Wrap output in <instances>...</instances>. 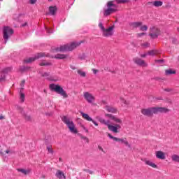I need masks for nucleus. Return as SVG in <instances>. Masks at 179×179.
<instances>
[{
  "label": "nucleus",
  "instance_id": "nucleus-32",
  "mask_svg": "<svg viewBox=\"0 0 179 179\" xmlns=\"http://www.w3.org/2000/svg\"><path fill=\"white\" fill-rule=\"evenodd\" d=\"M10 71H12V68L11 67H7L6 69H4L1 73H3V75H6V73H8V72H10Z\"/></svg>",
  "mask_w": 179,
  "mask_h": 179
},
{
  "label": "nucleus",
  "instance_id": "nucleus-61",
  "mask_svg": "<svg viewBox=\"0 0 179 179\" xmlns=\"http://www.w3.org/2000/svg\"><path fill=\"white\" fill-rule=\"evenodd\" d=\"M165 92H170V90H169V89H165Z\"/></svg>",
  "mask_w": 179,
  "mask_h": 179
},
{
  "label": "nucleus",
  "instance_id": "nucleus-18",
  "mask_svg": "<svg viewBox=\"0 0 179 179\" xmlns=\"http://www.w3.org/2000/svg\"><path fill=\"white\" fill-rule=\"evenodd\" d=\"M110 123H109V124H108V129H109V131L114 132V134H118V129H117V127L110 125Z\"/></svg>",
  "mask_w": 179,
  "mask_h": 179
},
{
  "label": "nucleus",
  "instance_id": "nucleus-29",
  "mask_svg": "<svg viewBox=\"0 0 179 179\" xmlns=\"http://www.w3.org/2000/svg\"><path fill=\"white\" fill-rule=\"evenodd\" d=\"M41 76H43V78H46L47 79H48V80H54L51 78V77H50V73H43L41 74ZM54 81L55 82L56 80H55Z\"/></svg>",
  "mask_w": 179,
  "mask_h": 179
},
{
  "label": "nucleus",
  "instance_id": "nucleus-13",
  "mask_svg": "<svg viewBox=\"0 0 179 179\" xmlns=\"http://www.w3.org/2000/svg\"><path fill=\"white\" fill-rule=\"evenodd\" d=\"M155 156L157 159H159L160 160H165L166 159V153L163 152V151H157Z\"/></svg>",
  "mask_w": 179,
  "mask_h": 179
},
{
  "label": "nucleus",
  "instance_id": "nucleus-6",
  "mask_svg": "<svg viewBox=\"0 0 179 179\" xmlns=\"http://www.w3.org/2000/svg\"><path fill=\"white\" fill-rule=\"evenodd\" d=\"M99 27L101 29L103 37H111L114 34V25L106 29L104 25H103V22L99 21Z\"/></svg>",
  "mask_w": 179,
  "mask_h": 179
},
{
  "label": "nucleus",
  "instance_id": "nucleus-44",
  "mask_svg": "<svg viewBox=\"0 0 179 179\" xmlns=\"http://www.w3.org/2000/svg\"><path fill=\"white\" fill-rule=\"evenodd\" d=\"M138 37H142V36H146V33L145 32H142V33H139L137 34Z\"/></svg>",
  "mask_w": 179,
  "mask_h": 179
},
{
  "label": "nucleus",
  "instance_id": "nucleus-57",
  "mask_svg": "<svg viewBox=\"0 0 179 179\" xmlns=\"http://www.w3.org/2000/svg\"><path fill=\"white\" fill-rule=\"evenodd\" d=\"M6 153H12V152H10V150H9V149H8L7 150H6Z\"/></svg>",
  "mask_w": 179,
  "mask_h": 179
},
{
  "label": "nucleus",
  "instance_id": "nucleus-45",
  "mask_svg": "<svg viewBox=\"0 0 179 179\" xmlns=\"http://www.w3.org/2000/svg\"><path fill=\"white\" fill-rule=\"evenodd\" d=\"M155 62L163 64V62H164V59H158V60H156Z\"/></svg>",
  "mask_w": 179,
  "mask_h": 179
},
{
  "label": "nucleus",
  "instance_id": "nucleus-28",
  "mask_svg": "<svg viewBox=\"0 0 179 179\" xmlns=\"http://www.w3.org/2000/svg\"><path fill=\"white\" fill-rule=\"evenodd\" d=\"M23 88H22L20 91V100L21 103H23L24 101V94H23Z\"/></svg>",
  "mask_w": 179,
  "mask_h": 179
},
{
  "label": "nucleus",
  "instance_id": "nucleus-7",
  "mask_svg": "<svg viewBox=\"0 0 179 179\" xmlns=\"http://www.w3.org/2000/svg\"><path fill=\"white\" fill-rule=\"evenodd\" d=\"M14 31L12 28L10 27H4L3 29V37L4 38V43L6 44L8 43V40H9V37H11L12 34H13Z\"/></svg>",
  "mask_w": 179,
  "mask_h": 179
},
{
  "label": "nucleus",
  "instance_id": "nucleus-43",
  "mask_svg": "<svg viewBox=\"0 0 179 179\" xmlns=\"http://www.w3.org/2000/svg\"><path fill=\"white\" fill-rule=\"evenodd\" d=\"M171 41L173 44H177V43H178V41H177V38H171Z\"/></svg>",
  "mask_w": 179,
  "mask_h": 179
},
{
  "label": "nucleus",
  "instance_id": "nucleus-10",
  "mask_svg": "<svg viewBox=\"0 0 179 179\" xmlns=\"http://www.w3.org/2000/svg\"><path fill=\"white\" fill-rule=\"evenodd\" d=\"M108 136L110 138V139L115 141V142H120L121 143H124L126 146H128V148H131V145H129V143H128V141H127L126 138H118L117 137L113 136L111 134H110V133L108 134Z\"/></svg>",
  "mask_w": 179,
  "mask_h": 179
},
{
  "label": "nucleus",
  "instance_id": "nucleus-19",
  "mask_svg": "<svg viewBox=\"0 0 179 179\" xmlns=\"http://www.w3.org/2000/svg\"><path fill=\"white\" fill-rule=\"evenodd\" d=\"M143 24L142 22H131L129 25L133 27L134 29H136V27H141V26Z\"/></svg>",
  "mask_w": 179,
  "mask_h": 179
},
{
  "label": "nucleus",
  "instance_id": "nucleus-40",
  "mask_svg": "<svg viewBox=\"0 0 179 179\" xmlns=\"http://www.w3.org/2000/svg\"><path fill=\"white\" fill-rule=\"evenodd\" d=\"M5 78H6V76L3 75V73H1L0 83L3 82V80H5Z\"/></svg>",
  "mask_w": 179,
  "mask_h": 179
},
{
  "label": "nucleus",
  "instance_id": "nucleus-26",
  "mask_svg": "<svg viewBox=\"0 0 179 179\" xmlns=\"http://www.w3.org/2000/svg\"><path fill=\"white\" fill-rule=\"evenodd\" d=\"M39 65H40L41 66H50L52 65V64H51V62H47V61H45V60H43V61H42V62L39 64Z\"/></svg>",
  "mask_w": 179,
  "mask_h": 179
},
{
  "label": "nucleus",
  "instance_id": "nucleus-37",
  "mask_svg": "<svg viewBox=\"0 0 179 179\" xmlns=\"http://www.w3.org/2000/svg\"><path fill=\"white\" fill-rule=\"evenodd\" d=\"M141 31H148V26L143 25L140 27Z\"/></svg>",
  "mask_w": 179,
  "mask_h": 179
},
{
  "label": "nucleus",
  "instance_id": "nucleus-2",
  "mask_svg": "<svg viewBox=\"0 0 179 179\" xmlns=\"http://www.w3.org/2000/svg\"><path fill=\"white\" fill-rule=\"evenodd\" d=\"M169 111L170 110L167 109V108L152 107L141 109V114L145 115V117H153V114H157V113H169Z\"/></svg>",
  "mask_w": 179,
  "mask_h": 179
},
{
  "label": "nucleus",
  "instance_id": "nucleus-48",
  "mask_svg": "<svg viewBox=\"0 0 179 179\" xmlns=\"http://www.w3.org/2000/svg\"><path fill=\"white\" fill-rule=\"evenodd\" d=\"M98 149H99V150H101V152H103L104 153V150L103 149V148L101 146L99 145Z\"/></svg>",
  "mask_w": 179,
  "mask_h": 179
},
{
  "label": "nucleus",
  "instance_id": "nucleus-27",
  "mask_svg": "<svg viewBox=\"0 0 179 179\" xmlns=\"http://www.w3.org/2000/svg\"><path fill=\"white\" fill-rule=\"evenodd\" d=\"M145 164H147L148 166H150V167H152L153 169L157 168V165H156V164H155L149 160L145 161Z\"/></svg>",
  "mask_w": 179,
  "mask_h": 179
},
{
  "label": "nucleus",
  "instance_id": "nucleus-22",
  "mask_svg": "<svg viewBox=\"0 0 179 179\" xmlns=\"http://www.w3.org/2000/svg\"><path fill=\"white\" fill-rule=\"evenodd\" d=\"M80 114L84 120H86V121H92V119L89 116L87 113H85L83 112H80Z\"/></svg>",
  "mask_w": 179,
  "mask_h": 179
},
{
  "label": "nucleus",
  "instance_id": "nucleus-47",
  "mask_svg": "<svg viewBox=\"0 0 179 179\" xmlns=\"http://www.w3.org/2000/svg\"><path fill=\"white\" fill-rule=\"evenodd\" d=\"M91 122H92L94 124H95L96 127H98V126H99V124H97V122L93 120V119H92V120H91Z\"/></svg>",
  "mask_w": 179,
  "mask_h": 179
},
{
  "label": "nucleus",
  "instance_id": "nucleus-25",
  "mask_svg": "<svg viewBox=\"0 0 179 179\" xmlns=\"http://www.w3.org/2000/svg\"><path fill=\"white\" fill-rule=\"evenodd\" d=\"M153 6H155V8H160L163 5V1H155L152 3Z\"/></svg>",
  "mask_w": 179,
  "mask_h": 179
},
{
  "label": "nucleus",
  "instance_id": "nucleus-21",
  "mask_svg": "<svg viewBox=\"0 0 179 179\" xmlns=\"http://www.w3.org/2000/svg\"><path fill=\"white\" fill-rule=\"evenodd\" d=\"M57 13V7L56 6H50L49 7V14L52 16H54Z\"/></svg>",
  "mask_w": 179,
  "mask_h": 179
},
{
  "label": "nucleus",
  "instance_id": "nucleus-59",
  "mask_svg": "<svg viewBox=\"0 0 179 179\" xmlns=\"http://www.w3.org/2000/svg\"><path fill=\"white\" fill-rule=\"evenodd\" d=\"M0 155H3V152H2V150H0Z\"/></svg>",
  "mask_w": 179,
  "mask_h": 179
},
{
  "label": "nucleus",
  "instance_id": "nucleus-15",
  "mask_svg": "<svg viewBox=\"0 0 179 179\" xmlns=\"http://www.w3.org/2000/svg\"><path fill=\"white\" fill-rule=\"evenodd\" d=\"M134 61L135 64H137V65H140L141 66H145V65H146V63H145V61H143L141 59H139L138 57L134 58Z\"/></svg>",
  "mask_w": 179,
  "mask_h": 179
},
{
  "label": "nucleus",
  "instance_id": "nucleus-33",
  "mask_svg": "<svg viewBox=\"0 0 179 179\" xmlns=\"http://www.w3.org/2000/svg\"><path fill=\"white\" fill-rule=\"evenodd\" d=\"M171 159L173 162H176L177 163H179V155H172Z\"/></svg>",
  "mask_w": 179,
  "mask_h": 179
},
{
  "label": "nucleus",
  "instance_id": "nucleus-30",
  "mask_svg": "<svg viewBox=\"0 0 179 179\" xmlns=\"http://www.w3.org/2000/svg\"><path fill=\"white\" fill-rule=\"evenodd\" d=\"M158 53H159V50H150L148 52V55H151V56L157 55Z\"/></svg>",
  "mask_w": 179,
  "mask_h": 179
},
{
  "label": "nucleus",
  "instance_id": "nucleus-14",
  "mask_svg": "<svg viewBox=\"0 0 179 179\" xmlns=\"http://www.w3.org/2000/svg\"><path fill=\"white\" fill-rule=\"evenodd\" d=\"M106 117H108V118H110V120H113V121H115V122H116L117 124H122V120H121L118 117L113 115L112 114H107Z\"/></svg>",
  "mask_w": 179,
  "mask_h": 179
},
{
  "label": "nucleus",
  "instance_id": "nucleus-23",
  "mask_svg": "<svg viewBox=\"0 0 179 179\" xmlns=\"http://www.w3.org/2000/svg\"><path fill=\"white\" fill-rule=\"evenodd\" d=\"M17 171L20 173H22V174H24V176H27V174H29V173L31 171L30 169H17Z\"/></svg>",
  "mask_w": 179,
  "mask_h": 179
},
{
  "label": "nucleus",
  "instance_id": "nucleus-38",
  "mask_svg": "<svg viewBox=\"0 0 179 179\" xmlns=\"http://www.w3.org/2000/svg\"><path fill=\"white\" fill-rule=\"evenodd\" d=\"M80 138L81 139L87 142V143H89V138L87 137L80 135Z\"/></svg>",
  "mask_w": 179,
  "mask_h": 179
},
{
  "label": "nucleus",
  "instance_id": "nucleus-63",
  "mask_svg": "<svg viewBox=\"0 0 179 179\" xmlns=\"http://www.w3.org/2000/svg\"><path fill=\"white\" fill-rule=\"evenodd\" d=\"M0 1H2V0H0Z\"/></svg>",
  "mask_w": 179,
  "mask_h": 179
},
{
  "label": "nucleus",
  "instance_id": "nucleus-42",
  "mask_svg": "<svg viewBox=\"0 0 179 179\" xmlns=\"http://www.w3.org/2000/svg\"><path fill=\"white\" fill-rule=\"evenodd\" d=\"M79 59H86V55H85V54H82V55H79Z\"/></svg>",
  "mask_w": 179,
  "mask_h": 179
},
{
  "label": "nucleus",
  "instance_id": "nucleus-20",
  "mask_svg": "<svg viewBox=\"0 0 179 179\" xmlns=\"http://www.w3.org/2000/svg\"><path fill=\"white\" fill-rule=\"evenodd\" d=\"M67 57L68 56L66 55L63 54H57L56 55L52 57V58H55L56 59H65V58Z\"/></svg>",
  "mask_w": 179,
  "mask_h": 179
},
{
  "label": "nucleus",
  "instance_id": "nucleus-12",
  "mask_svg": "<svg viewBox=\"0 0 179 179\" xmlns=\"http://www.w3.org/2000/svg\"><path fill=\"white\" fill-rule=\"evenodd\" d=\"M84 98L88 103H93L94 101V96L87 92H84Z\"/></svg>",
  "mask_w": 179,
  "mask_h": 179
},
{
  "label": "nucleus",
  "instance_id": "nucleus-31",
  "mask_svg": "<svg viewBox=\"0 0 179 179\" xmlns=\"http://www.w3.org/2000/svg\"><path fill=\"white\" fill-rule=\"evenodd\" d=\"M30 69V67L22 66L20 67V72H26V71H29Z\"/></svg>",
  "mask_w": 179,
  "mask_h": 179
},
{
  "label": "nucleus",
  "instance_id": "nucleus-46",
  "mask_svg": "<svg viewBox=\"0 0 179 179\" xmlns=\"http://www.w3.org/2000/svg\"><path fill=\"white\" fill-rule=\"evenodd\" d=\"M84 171H86L87 173H89L90 174H93V171H90L89 169H85Z\"/></svg>",
  "mask_w": 179,
  "mask_h": 179
},
{
  "label": "nucleus",
  "instance_id": "nucleus-55",
  "mask_svg": "<svg viewBox=\"0 0 179 179\" xmlns=\"http://www.w3.org/2000/svg\"><path fill=\"white\" fill-rule=\"evenodd\" d=\"M71 69H73V71H75V69H76V67H75V66H71Z\"/></svg>",
  "mask_w": 179,
  "mask_h": 179
},
{
  "label": "nucleus",
  "instance_id": "nucleus-54",
  "mask_svg": "<svg viewBox=\"0 0 179 179\" xmlns=\"http://www.w3.org/2000/svg\"><path fill=\"white\" fill-rule=\"evenodd\" d=\"M24 83H26V80H22L21 83V86H23V85H24Z\"/></svg>",
  "mask_w": 179,
  "mask_h": 179
},
{
  "label": "nucleus",
  "instance_id": "nucleus-5",
  "mask_svg": "<svg viewBox=\"0 0 179 179\" xmlns=\"http://www.w3.org/2000/svg\"><path fill=\"white\" fill-rule=\"evenodd\" d=\"M50 89L52 92H55L57 94H60L64 99H67L68 94H66V91L62 88L59 85L50 84Z\"/></svg>",
  "mask_w": 179,
  "mask_h": 179
},
{
  "label": "nucleus",
  "instance_id": "nucleus-35",
  "mask_svg": "<svg viewBox=\"0 0 179 179\" xmlns=\"http://www.w3.org/2000/svg\"><path fill=\"white\" fill-rule=\"evenodd\" d=\"M46 149L48 151V153H50L51 155L54 154V150H52V147L51 145H48Z\"/></svg>",
  "mask_w": 179,
  "mask_h": 179
},
{
  "label": "nucleus",
  "instance_id": "nucleus-60",
  "mask_svg": "<svg viewBox=\"0 0 179 179\" xmlns=\"http://www.w3.org/2000/svg\"><path fill=\"white\" fill-rule=\"evenodd\" d=\"M59 162H62V158H59Z\"/></svg>",
  "mask_w": 179,
  "mask_h": 179
},
{
  "label": "nucleus",
  "instance_id": "nucleus-52",
  "mask_svg": "<svg viewBox=\"0 0 179 179\" xmlns=\"http://www.w3.org/2000/svg\"><path fill=\"white\" fill-rule=\"evenodd\" d=\"M26 26H27V22H25L21 25L22 27H24Z\"/></svg>",
  "mask_w": 179,
  "mask_h": 179
},
{
  "label": "nucleus",
  "instance_id": "nucleus-11",
  "mask_svg": "<svg viewBox=\"0 0 179 179\" xmlns=\"http://www.w3.org/2000/svg\"><path fill=\"white\" fill-rule=\"evenodd\" d=\"M17 109L20 111V113H21L22 115L24 117L26 121H31V116L26 114L23 110V108L20 106H17Z\"/></svg>",
  "mask_w": 179,
  "mask_h": 179
},
{
  "label": "nucleus",
  "instance_id": "nucleus-53",
  "mask_svg": "<svg viewBox=\"0 0 179 179\" xmlns=\"http://www.w3.org/2000/svg\"><path fill=\"white\" fill-rule=\"evenodd\" d=\"M93 73H94V75H96V73H97V70L93 69H92Z\"/></svg>",
  "mask_w": 179,
  "mask_h": 179
},
{
  "label": "nucleus",
  "instance_id": "nucleus-49",
  "mask_svg": "<svg viewBox=\"0 0 179 179\" xmlns=\"http://www.w3.org/2000/svg\"><path fill=\"white\" fill-rule=\"evenodd\" d=\"M122 100V103H124V104H128V102H127V101H125V99L121 98Z\"/></svg>",
  "mask_w": 179,
  "mask_h": 179
},
{
  "label": "nucleus",
  "instance_id": "nucleus-56",
  "mask_svg": "<svg viewBox=\"0 0 179 179\" xmlns=\"http://www.w3.org/2000/svg\"><path fill=\"white\" fill-rule=\"evenodd\" d=\"M115 127H117V129H118V128H121V125L120 124H115Z\"/></svg>",
  "mask_w": 179,
  "mask_h": 179
},
{
  "label": "nucleus",
  "instance_id": "nucleus-8",
  "mask_svg": "<svg viewBox=\"0 0 179 179\" xmlns=\"http://www.w3.org/2000/svg\"><path fill=\"white\" fill-rule=\"evenodd\" d=\"M160 34V29L156 27H150V33L148 36L151 37V38H157Z\"/></svg>",
  "mask_w": 179,
  "mask_h": 179
},
{
  "label": "nucleus",
  "instance_id": "nucleus-51",
  "mask_svg": "<svg viewBox=\"0 0 179 179\" xmlns=\"http://www.w3.org/2000/svg\"><path fill=\"white\" fill-rule=\"evenodd\" d=\"M147 55H149L148 53H145V54L141 55V57L142 58H145V57H147Z\"/></svg>",
  "mask_w": 179,
  "mask_h": 179
},
{
  "label": "nucleus",
  "instance_id": "nucleus-16",
  "mask_svg": "<svg viewBox=\"0 0 179 179\" xmlns=\"http://www.w3.org/2000/svg\"><path fill=\"white\" fill-rule=\"evenodd\" d=\"M55 176L59 179H66V176H65V174H64V172H62L61 170L57 171Z\"/></svg>",
  "mask_w": 179,
  "mask_h": 179
},
{
  "label": "nucleus",
  "instance_id": "nucleus-62",
  "mask_svg": "<svg viewBox=\"0 0 179 179\" xmlns=\"http://www.w3.org/2000/svg\"><path fill=\"white\" fill-rule=\"evenodd\" d=\"M48 1H49V2H51V1H52V0H48Z\"/></svg>",
  "mask_w": 179,
  "mask_h": 179
},
{
  "label": "nucleus",
  "instance_id": "nucleus-50",
  "mask_svg": "<svg viewBox=\"0 0 179 179\" xmlns=\"http://www.w3.org/2000/svg\"><path fill=\"white\" fill-rule=\"evenodd\" d=\"M36 2H37V0H30V3H31L32 5H34V3H36Z\"/></svg>",
  "mask_w": 179,
  "mask_h": 179
},
{
  "label": "nucleus",
  "instance_id": "nucleus-39",
  "mask_svg": "<svg viewBox=\"0 0 179 179\" xmlns=\"http://www.w3.org/2000/svg\"><path fill=\"white\" fill-rule=\"evenodd\" d=\"M142 47H143L144 48H148V47H149L150 45V43L145 42L143 44H141Z\"/></svg>",
  "mask_w": 179,
  "mask_h": 179
},
{
  "label": "nucleus",
  "instance_id": "nucleus-17",
  "mask_svg": "<svg viewBox=\"0 0 179 179\" xmlns=\"http://www.w3.org/2000/svg\"><path fill=\"white\" fill-rule=\"evenodd\" d=\"M96 120H98L101 124H103V125H106L107 127L109 124H110V120H106L103 117H96Z\"/></svg>",
  "mask_w": 179,
  "mask_h": 179
},
{
  "label": "nucleus",
  "instance_id": "nucleus-58",
  "mask_svg": "<svg viewBox=\"0 0 179 179\" xmlns=\"http://www.w3.org/2000/svg\"><path fill=\"white\" fill-rule=\"evenodd\" d=\"M3 118H5L3 116H0V120H3Z\"/></svg>",
  "mask_w": 179,
  "mask_h": 179
},
{
  "label": "nucleus",
  "instance_id": "nucleus-34",
  "mask_svg": "<svg viewBox=\"0 0 179 179\" xmlns=\"http://www.w3.org/2000/svg\"><path fill=\"white\" fill-rule=\"evenodd\" d=\"M166 75H174L176 73V71H173L172 69H169L165 71Z\"/></svg>",
  "mask_w": 179,
  "mask_h": 179
},
{
  "label": "nucleus",
  "instance_id": "nucleus-24",
  "mask_svg": "<svg viewBox=\"0 0 179 179\" xmlns=\"http://www.w3.org/2000/svg\"><path fill=\"white\" fill-rule=\"evenodd\" d=\"M106 111L108 113H113V114L117 113V108H113L111 106H106Z\"/></svg>",
  "mask_w": 179,
  "mask_h": 179
},
{
  "label": "nucleus",
  "instance_id": "nucleus-4",
  "mask_svg": "<svg viewBox=\"0 0 179 179\" xmlns=\"http://www.w3.org/2000/svg\"><path fill=\"white\" fill-rule=\"evenodd\" d=\"M78 45H80V43H72L71 44L63 45L59 48H57L55 51L57 52H66V51H72L75 50Z\"/></svg>",
  "mask_w": 179,
  "mask_h": 179
},
{
  "label": "nucleus",
  "instance_id": "nucleus-9",
  "mask_svg": "<svg viewBox=\"0 0 179 179\" xmlns=\"http://www.w3.org/2000/svg\"><path fill=\"white\" fill-rule=\"evenodd\" d=\"M43 57H50V55H46L45 53H38L36 56L34 57H29L28 59H26L24 60V62L25 64H31V62H34V61H36V59H38V58H41Z\"/></svg>",
  "mask_w": 179,
  "mask_h": 179
},
{
  "label": "nucleus",
  "instance_id": "nucleus-36",
  "mask_svg": "<svg viewBox=\"0 0 179 179\" xmlns=\"http://www.w3.org/2000/svg\"><path fill=\"white\" fill-rule=\"evenodd\" d=\"M78 73L80 76L85 78L86 76V73L85 71H82V70H78Z\"/></svg>",
  "mask_w": 179,
  "mask_h": 179
},
{
  "label": "nucleus",
  "instance_id": "nucleus-3",
  "mask_svg": "<svg viewBox=\"0 0 179 179\" xmlns=\"http://www.w3.org/2000/svg\"><path fill=\"white\" fill-rule=\"evenodd\" d=\"M62 121L66 125V127L69 128L70 132L71 134H77L78 133V129H76V126H75V123L68 116H63L62 117Z\"/></svg>",
  "mask_w": 179,
  "mask_h": 179
},
{
  "label": "nucleus",
  "instance_id": "nucleus-41",
  "mask_svg": "<svg viewBox=\"0 0 179 179\" xmlns=\"http://www.w3.org/2000/svg\"><path fill=\"white\" fill-rule=\"evenodd\" d=\"M45 30H46L47 33H49V34H51L54 33V31H52V30L51 29H50V28L45 27Z\"/></svg>",
  "mask_w": 179,
  "mask_h": 179
},
{
  "label": "nucleus",
  "instance_id": "nucleus-1",
  "mask_svg": "<svg viewBox=\"0 0 179 179\" xmlns=\"http://www.w3.org/2000/svg\"><path fill=\"white\" fill-rule=\"evenodd\" d=\"M114 2H116L117 5L114 3ZM129 2H131V0H115L108 1V3H106L107 8H103V16H110V15L115 13V12H118V5L121 3H129Z\"/></svg>",
  "mask_w": 179,
  "mask_h": 179
}]
</instances>
